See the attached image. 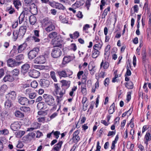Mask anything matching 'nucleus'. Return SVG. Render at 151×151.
<instances>
[{"mask_svg": "<svg viewBox=\"0 0 151 151\" xmlns=\"http://www.w3.org/2000/svg\"><path fill=\"white\" fill-rule=\"evenodd\" d=\"M45 102L49 106H53L55 104L54 98L51 95L45 94L43 96Z\"/></svg>", "mask_w": 151, "mask_h": 151, "instance_id": "obj_1", "label": "nucleus"}, {"mask_svg": "<svg viewBox=\"0 0 151 151\" xmlns=\"http://www.w3.org/2000/svg\"><path fill=\"white\" fill-rule=\"evenodd\" d=\"M40 51L39 48L38 47H35L31 50L28 53V55L29 58L30 60L35 58L38 55Z\"/></svg>", "mask_w": 151, "mask_h": 151, "instance_id": "obj_2", "label": "nucleus"}, {"mask_svg": "<svg viewBox=\"0 0 151 151\" xmlns=\"http://www.w3.org/2000/svg\"><path fill=\"white\" fill-rule=\"evenodd\" d=\"M62 54V51L60 49L55 46L52 49L51 53L52 57L54 58L59 57Z\"/></svg>", "mask_w": 151, "mask_h": 151, "instance_id": "obj_3", "label": "nucleus"}, {"mask_svg": "<svg viewBox=\"0 0 151 151\" xmlns=\"http://www.w3.org/2000/svg\"><path fill=\"white\" fill-rule=\"evenodd\" d=\"M22 63V61H16L15 60L11 58H9L7 61L8 65L12 67L19 66Z\"/></svg>", "mask_w": 151, "mask_h": 151, "instance_id": "obj_4", "label": "nucleus"}, {"mask_svg": "<svg viewBox=\"0 0 151 151\" xmlns=\"http://www.w3.org/2000/svg\"><path fill=\"white\" fill-rule=\"evenodd\" d=\"M45 24L47 26V27L45 28V30L47 32H49L55 30V26L50 21H47L45 22Z\"/></svg>", "mask_w": 151, "mask_h": 151, "instance_id": "obj_5", "label": "nucleus"}, {"mask_svg": "<svg viewBox=\"0 0 151 151\" xmlns=\"http://www.w3.org/2000/svg\"><path fill=\"white\" fill-rule=\"evenodd\" d=\"M53 44L55 45L54 47L57 46V47H59L61 48L62 47L61 43L62 41L61 39L60 36H58L55 38L53 39L52 40Z\"/></svg>", "mask_w": 151, "mask_h": 151, "instance_id": "obj_6", "label": "nucleus"}, {"mask_svg": "<svg viewBox=\"0 0 151 151\" xmlns=\"http://www.w3.org/2000/svg\"><path fill=\"white\" fill-rule=\"evenodd\" d=\"M34 63L38 64H42L46 62V59L45 56L40 55L35 59Z\"/></svg>", "mask_w": 151, "mask_h": 151, "instance_id": "obj_7", "label": "nucleus"}, {"mask_svg": "<svg viewBox=\"0 0 151 151\" xmlns=\"http://www.w3.org/2000/svg\"><path fill=\"white\" fill-rule=\"evenodd\" d=\"M39 82L41 86L44 88L48 87L50 85V82L49 81L45 79H40Z\"/></svg>", "mask_w": 151, "mask_h": 151, "instance_id": "obj_8", "label": "nucleus"}, {"mask_svg": "<svg viewBox=\"0 0 151 151\" xmlns=\"http://www.w3.org/2000/svg\"><path fill=\"white\" fill-rule=\"evenodd\" d=\"M26 29L27 27L26 26H22L20 27L18 32L19 37H23L26 32Z\"/></svg>", "mask_w": 151, "mask_h": 151, "instance_id": "obj_9", "label": "nucleus"}, {"mask_svg": "<svg viewBox=\"0 0 151 151\" xmlns=\"http://www.w3.org/2000/svg\"><path fill=\"white\" fill-rule=\"evenodd\" d=\"M16 93L14 91H12L8 94L6 95V98L9 100H14L16 98Z\"/></svg>", "mask_w": 151, "mask_h": 151, "instance_id": "obj_10", "label": "nucleus"}, {"mask_svg": "<svg viewBox=\"0 0 151 151\" xmlns=\"http://www.w3.org/2000/svg\"><path fill=\"white\" fill-rule=\"evenodd\" d=\"M40 73L36 70H32L29 73V76L32 78H37L40 76Z\"/></svg>", "mask_w": 151, "mask_h": 151, "instance_id": "obj_11", "label": "nucleus"}, {"mask_svg": "<svg viewBox=\"0 0 151 151\" xmlns=\"http://www.w3.org/2000/svg\"><path fill=\"white\" fill-rule=\"evenodd\" d=\"M79 131L78 130L76 131L73 134L72 139L74 142H77L80 139V137L79 135Z\"/></svg>", "mask_w": 151, "mask_h": 151, "instance_id": "obj_12", "label": "nucleus"}, {"mask_svg": "<svg viewBox=\"0 0 151 151\" xmlns=\"http://www.w3.org/2000/svg\"><path fill=\"white\" fill-rule=\"evenodd\" d=\"M65 90L62 89L59 93V96H56V101L58 103H59L63 99V96L65 93Z\"/></svg>", "mask_w": 151, "mask_h": 151, "instance_id": "obj_13", "label": "nucleus"}, {"mask_svg": "<svg viewBox=\"0 0 151 151\" xmlns=\"http://www.w3.org/2000/svg\"><path fill=\"white\" fill-rule=\"evenodd\" d=\"M19 102L23 105H28L29 100L25 97H21L18 99Z\"/></svg>", "mask_w": 151, "mask_h": 151, "instance_id": "obj_14", "label": "nucleus"}, {"mask_svg": "<svg viewBox=\"0 0 151 151\" xmlns=\"http://www.w3.org/2000/svg\"><path fill=\"white\" fill-rule=\"evenodd\" d=\"M30 68V65L28 63H26L21 67V72L23 74L26 73L28 72Z\"/></svg>", "mask_w": 151, "mask_h": 151, "instance_id": "obj_15", "label": "nucleus"}, {"mask_svg": "<svg viewBox=\"0 0 151 151\" xmlns=\"http://www.w3.org/2000/svg\"><path fill=\"white\" fill-rule=\"evenodd\" d=\"M11 129L14 131H16L20 128V125L18 122H14L11 124Z\"/></svg>", "mask_w": 151, "mask_h": 151, "instance_id": "obj_16", "label": "nucleus"}, {"mask_svg": "<svg viewBox=\"0 0 151 151\" xmlns=\"http://www.w3.org/2000/svg\"><path fill=\"white\" fill-rule=\"evenodd\" d=\"M27 46L26 44L24 43L18 46L17 50L18 53H21L24 50Z\"/></svg>", "mask_w": 151, "mask_h": 151, "instance_id": "obj_17", "label": "nucleus"}, {"mask_svg": "<svg viewBox=\"0 0 151 151\" xmlns=\"http://www.w3.org/2000/svg\"><path fill=\"white\" fill-rule=\"evenodd\" d=\"M30 11L33 15H35L37 14V8L35 6V5L34 3L31 4V6L30 7Z\"/></svg>", "mask_w": 151, "mask_h": 151, "instance_id": "obj_18", "label": "nucleus"}, {"mask_svg": "<svg viewBox=\"0 0 151 151\" xmlns=\"http://www.w3.org/2000/svg\"><path fill=\"white\" fill-rule=\"evenodd\" d=\"M96 44L93 47V49H97L100 50L102 46L103 43L101 41H96Z\"/></svg>", "mask_w": 151, "mask_h": 151, "instance_id": "obj_19", "label": "nucleus"}, {"mask_svg": "<svg viewBox=\"0 0 151 151\" xmlns=\"http://www.w3.org/2000/svg\"><path fill=\"white\" fill-rule=\"evenodd\" d=\"M99 50L97 49H93L92 53V57L93 58H96L99 56L100 54Z\"/></svg>", "mask_w": 151, "mask_h": 151, "instance_id": "obj_20", "label": "nucleus"}, {"mask_svg": "<svg viewBox=\"0 0 151 151\" xmlns=\"http://www.w3.org/2000/svg\"><path fill=\"white\" fill-rule=\"evenodd\" d=\"M55 8L59 9L64 10L65 9V7L61 4L55 2Z\"/></svg>", "mask_w": 151, "mask_h": 151, "instance_id": "obj_21", "label": "nucleus"}, {"mask_svg": "<svg viewBox=\"0 0 151 151\" xmlns=\"http://www.w3.org/2000/svg\"><path fill=\"white\" fill-rule=\"evenodd\" d=\"M3 80L4 82L7 81L12 82L14 80V79L12 76L8 75L4 77Z\"/></svg>", "mask_w": 151, "mask_h": 151, "instance_id": "obj_22", "label": "nucleus"}, {"mask_svg": "<svg viewBox=\"0 0 151 151\" xmlns=\"http://www.w3.org/2000/svg\"><path fill=\"white\" fill-rule=\"evenodd\" d=\"M142 62L144 64L145 67V65L147 64L148 61L147 60L146 58V52L145 51H143L142 52Z\"/></svg>", "mask_w": 151, "mask_h": 151, "instance_id": "obj_23", "label": "nucleus"}, {"mask_svg": "<svg viewBox=\"0 0 151 151\" xmlns=\"http://www.w3.org/2000/svg\"><path fill=\"white\" fill-rule=\"evenodd\" d=\"M36 21V18L34 15H32L29 17V21L31 25L34 24Z\"/></svg>", "mask_w": 151, "mask_h": 151, "instance_id": "obj_24", "label": "nucleus"}, {"mask_svg": "<svg viewBox=\"0 0 151 151\" xmlns=\"http://www.w3.org/2000/svg\"><path fill=\"white\" fill-rule=\"evenodd\" d=\"M57 73L60 77L64 78L67 77V74L65 72V70L58 71Z\"/></svg>", "mask_w": 151, "mask_h": 151, "instance_id": "obj_25", "label": "nucleus"}, {"mask_svg": "<svg viewBox=\"0 0 151 151\" xmlns=\"http://www.w3.org/2000/svg\"><path fill=\"white\" fill-rule=\"evenodd\" d=\"M45 105L44 102H40L38 103L37 106L39 110H42L45 109Z\"/></svg>", "mask_w": 151, "mask_h": 151, "instance_id": "obj_26", "label": "nucleus"}, {"mask_svg": "<svg viewBox=\"0 0 151 151\" xmlns=\"http://www.w3.org/2000/svg\"><path fill=\"white\" fill-rule=\"evenodd\" d=\"M58 35V33L56 32H52L50 33L48 35V37L50 39L55 38L58 36H60Z\"/></svg>", "mask_w": 151, "mask_h": 151, "instance_id": "obj_27", "label": "nucleus"}, {"mask_svg": "<svg viewBox=\"0 0 151 151\" xmlns=\"http://www.w3.org/2000/svg\"><path fill=\"white\" fill-rule=\"evenodd\" d=\"M109 66V63L107 61H106L104 63V60H103L101 62L100 67L101 68L103 66V68L104 69H107Z\"/></svg>", "mask_w": 151, "mask_h": 151, "instance_id": "obj_28", "label": "nucleus"}, {"mask_svg": "<svg viewBox=\"0 0 151 151\" xmlns=\"http://www.w3.org/2000/svg\"><path fill=\"white\" fill-rule=\"evenodd\" d=\"M110 7L109 6L104 11L103 13L102 14V19H104L105 18L109 12L110 11Z\"/></svg>", "mask_w": 151, "mask_h": 151, "instance_id": "obj_29", "label": "nucleus"}, {"mask_svg": "<svg viewBox=\"0 0 151 151\" xmlns=\"http://www.w3.org/2000/svg\"><path fill=\"white\" fill-rule=\"evenodd\" d=\"M115 104L114 103H113L110 106L109 109L108 110V112L110 114H112L114 111V108Z\"/></svg>", "mask_w": 151, "mask_h": 151, "instance_id": "obj_30", "label": "nucleus"}, {"mask_svg": "<svg viewBox=\"0 0 151 151\" xmlns=\"http://www.w3.org/2000/svg\"><path fill=\"white\" fill-rule=\"evenodd\" d=\"M61 82L62 84V86H65L68 88L70 86V81H67L65 80H62L61 81Z\"/></svg>", "mask_w": 151, "mask_h": 151, "instance_id": "obj_31", "label": "nucleus"}, {"mask_svg": "<svg viewBox=\"0 0 151 151\" xmlns=\"http://www.w3.org/2000/svg\"><path fill=\"white\" fill-rule=\"evenodd\" d=\"M145 138L146 140V141L145 142V143L147 144V142L150 141L151 140V136L149 132H147L145 136Z\"/></svg>", "mask_w": 151, "mask_h": 151, "instance_id": "obj_32", "label": "nucleus"}, {"mask_svg": "<svg viewBox=\"0 0 151 151\" xmlns=\"http://www.w3.org/2000/svg\"><path fill=\"white\" fill-rule=\"evenodd\" d=\"M71 60L70 57V56H65L63 58V63L65 64L69 63Z\"/></svg>", "mask_w": 151, "mask_h": 151, "instance_id": "obj_33", "label": "nucleus"}, {"mask_svg": "<svg viewBox=\"0 0 151 151\" xmlns=\"http://www.w3.org/2000/svg\"><path fill=\"white\" fill-rule=\"evenodd\" d=\"M62 143L63 142L62 141L59 142L58 143L55 145V147H54V150L56 151H58L61 148Z\"/></svg>", "mask_w": 151, "mask_h": 151, "instance_id": "obj_34", "label": "nucleus"}, {"mask_svg": "<svg viewBox=\"0 0 151 151\" xmlns=\"http://www.w3.org/2000/svg\"><path fill=\"white\" fill-rule=\"evenodd\" d=\"M15 115L16 117L22 118L24 117V114L19 111H17L15 112Z\"/></svg>", "mask_w": 151, "mask_h": 151, "instance_id": "obj_35", "label": "nucleus"}, {"mask_svg": "<svg viewBox=\"0 0 151 151\" xmlns=\"http://www.w3.org/2000/svg\"><path fill=\"white\" fill-rule=\"evenodd\" d=\"M126 86L128 89H132L133 87V83L130 81L129 82H127L125 83Z\"/></svg>", "mask_w": 151, "mask_h": 151, "instance_id": "obj_36", "label": "nucleus"}, {"mask_svg": "<svg viewBox=\"0 0 151 151\" xmlns=\"http://www.w3.org/2000/svg\"><path fill=\"white\" fill-rule=\"evenodd\" d=\"M50 75L51 78L55 82L57 81V79L55 76V73L54 71H51L50 72Z\"/></svg>", "mask_w": 151, "mask_h": 151, "instance_id": "obj_37", "label": "nucleus"}, {"mask_svg": "<svg viewBox=\"0 0 151 151\" xmlns=\"http://www.w3.org/2000/svg\"><path fill=\"white\" fill-rule=\"evenodd\" d=\"M7 87L6 85L4 84L0 88V93L3 94L6 91V90L7 88Z\"/></svg>", "mask_w": 151, "mask_h": 151, "instance_id": "obj_38", "label": "nucleus"}, {"mask_svg": "<svg viewBox=\"0 0 151 151\" xmlns=\"http://www.w3.org/2000/svg\"><path fill=\"white\" fill-rule=\"evenodd\" d=\"M5 106L7 108H9L12 106V102L11 100L8 99L5 103Z\"/></svg>", "mask_w": 151, "mask_h": 151, "instance_id": "obj_39", "label": "nucleus"}, {"mask_svg": "<svg viewBox=\"0 0 151 151\" xmlns=\"http://www.w3.org/2000/svg\"><path fill=\"white\" fill-rule=\"evenodd\" d=\"M20 110L25 112H28L30 111V108L29 107L23 106L20 107Z\"/></svg>", "mask_w": 151, "mask_h": 151, "instance_id": "obj_40", "label": "nucleus"}, {"mask_svg": "<svg viewBox=\"0 0 151 151\" xmlns=\"http://www.w3.org/2000/svg\"><path fill=\"white\" fill-rule=\"evenodd\" d=\"M25 13H26L25 12H24V14L22 13L19 17V24H21L22 22L24 21V14Z\"/></svg>", "mask_w": 151, "mask_h": 151, "instance_id": "obj_41", "label": "nucleus"}, {"mask_svg": "<svg viewBox=\"0 0 151 151\" xmlns=\"http://www.w3.org/2000/svg\"><path fill=\"white\" fill-rule=\"evenodd\" d=\"M81 3L80 1H76L75 3L72 5V6L74 9L78 8L81 5Z\"/></svg>", "mask_w": 151, "mask_h": 151, "instance_id": "obj_42", "label": "nucleus"}, {"mask_svg": "<svg viewBox=\"0 0 151 151\" xmlns=\"http://www.w3.org/2000/svg\"><path fill=\"white\" fill-rule=\"evenodd\" d=\"M15 59L17 61H21L24 59V55L23 54H20L16 56Z\"/></svg>", "mask_w": 151, "mask_h": 151, "instance_id": "obj_43", "label": "nucleus"}, {"mask_svg": "<svg viewBox=\"0 0 151 151\" xmlns=\"http://www.w3.org/2000/svg\"><path fill=\"white\" fill-rule=\"evenodd\" d=\"M65 72L67 74V77H68L69 78H72L71 76L73 74V73L71 70L69 69H67L65 71Z\"/></svg>", "mask_w": 151, "mask_h": 151, "instance_id": "obj_44", "label": "nucleus"}, {"mask_svg": "<svg viewBox=\"0 0 151 151\" xmlns=\"http://www.w3.org/2000/svg\"><path fill=\"white\" fill-rule=\"evenodd\" d=\"M54 86L55 88V91L56 94H58L59 92V91L60 90V88L58 83L55 84Z\"/></svg>", "mask_w": 151, "mask_h": 151, "instance_id": "obj_45", "label": "nucleus"}, {"mask_svg": "<svg viewBox=\"0 0 151 151\" xmlns=\"http://www.w3.org/2000/svg\"><path fill=\"white\" fill-rule=\"evenodd\" d=\"M38 84L37 82L36 81H32L31 83V86L33 88H35L38 86Z\"/></svg>", "mask_w": 151, "mask_h": 151, "instance_id": "obj_46", "label": "nucleus"}, {"mask_svg": "<svg viewBox=\"0 0 151 151\" xmlns=\"http://www.w3.org/2000/svg\"><path fill=\"white\" fill-rule=\"evenodd\" d=\"M92 0H87L85 3V6L87 7V10L89 9V7L90 6L91 4V2Z\"/></svg>", "mask_w": 151, "mask_h": 151, "instance_id": "obj_47", "label": "nucleus"}, {"mask_svg": "<svg viewBox=\"0 0 151 151\" xmlns=\"http://www.w3.org/2000/svg\"><path fill=\"white\" fill-rule=\"evenodd\" d=\"M14 4L16 8H18V6L21 5V3L19 0H16L14 1Z\"/></svg>", "mask_w": 151, "mask_h": 151, "instance_id": "obj_48", "label": "nucleus"}, {"mask_svg": "<svg viewBox=\"0 0 151 151\" xmlns=\"http://www.w3.org/2000/svg\"><path fill=\"white\" fill-rule=\"evenodd\" d=\"M13 35L14 37V39L15 40H17V38L19 37V35H18V32L17 30L14 31L13 32Z\"/></svg>", "mask_w": 151, "mask_h": 151, "instance_id": "obj_49", "label": "nucleus"}, {"mask_svg": "<svg viewBox=\"0 0 151 151\" xmlns=\"http://www.w3.org/2000/svg\"><path fill=\"white\" fill-rule=\"evenodd\" d=\"M19 73V70L17 69H14L12 71V73L14 75L17 76Z\"/></svg>", "mask_w": 151, "mask_h": 151, "instance_id": "obj_50", "label": "nucleus"}, {"mask_svg": "<svg viewBox=\"0 0 151 151\" xmlns=\"http://www.w3.org/2000/svg\"><path fill=\"white\" fill-rule=\"evenodd\" d=\"M53 134L55 136L56 139H58L59 137V135L60 134V133L59 131H56L53 132Z\"/></svg>", "mask_w": 151, "mask_h": 151, "instance_id": "obj_51", "label": "nucleus"}, {"mask_svg": "<svg viewBox=\"0 0 151 151\" xmlns=\"http://www.w3.org/2000/svg\"><path fill=\"white\" fill-rule=\"evenodd\" d=\"M1 133L4 135H6L9 133L8 131L6 129H4L0 131Z\"/></svg>", "mask_w": 151, "mask_h": 151, "instance_id": "obj_52", "label": "nucleus"}, {"mask_svg": "<svg viewBox=\"0 0 151 151\" xmlns=\"http://www.w3.org/2000/svg\"><path fill=\"white\" fill-rule=\"evenodd\" d=\"M38 37L35 36H33L32 37V40H33L35 42H39L40 40Z\"/></svg>", "mask_w": 151, "mask_h": 151, "instance_id": "obj_53", "label": "nucleus"}, {"mask_svg": "<svg viewBox=\"0 0 151 151\" xmlns=\"http://www.w3.org/2000/svg\"><path fill=\"white\" fill-rule=\"evenodd\" d=\"M84 73L83 71H80L78 72L77 74V77L78 79H80L81 76Z\"/></svg>", "mask_w": 151, "mask_h": 151, "instance_id": "obj_54", "label": "nucleus"}, {"mask_svg": "<svg viewBox=\"0 0 151 151\" xmlns=\"http://www.w3.org/2000/svg\"><path fill=\"white\" fill-rule=\"evenodd\" d=\"M29 95V98L31 99L34 98L36 96V94L34 93H30Z\"/></svg>", "mask_w": 151, "mask_h": 151, "instance_id": "obj_55", "label": "nucleus"}, {"mask_svg": "<svg viewBox=\"0 0 151 151\" xmlns=\"http://www.w3.org/2000/svg\"><path fill=\"white\" fill-rule=\"evenodd\" d=\"M70 47L71 49L75 51L77 49V47L75 44H72L70 45Z\"/></svg>", "mask_w": 151, "mask_h": 151, "instance_id": "obj_56", "label": "nucleus"}, {"mask_svg": "<svg viewBox=\"0 0 151 151\" xmlns=\"http://www.w3.org/2000/svg\"><path fill=\"white\" fill-rule=\"evenodd\" d=\"M45 117L38 118L37 120L39 122H44L45 121Z\"/></svg>", "mask_w": 151, "mask_h": 151, "instance_id": "obj_57", "label": "nucleus"}, {"mask_svg": "<svg viewBox=\"0 0 151 151\" xmlns=\"http://www.w3.org/2000/svg\"><path fill=\"white\" fill-rule=\"evenodd\" d=\"M127 72H126V74L127 75V76H130L131 74V71L129 70V67L128 65L127 66Z\"/></svg>", "mask_w": 151, "mask_h": 151, "instance_id": "obj_58", "label": "nucleus"}, {"mask_svg": "<svg viewBox=\"0 0 151 151\" xmlns=\"http://www.w3.org/2000/svg\"><path fill=\"white\" fill-rule=\"evenodd\" d=\"M81 92L83 94L86 95V89L84 86H81Z\"/></svg>", "mask_w": 151, "mask_h": 151, "instance_id": "obj_59", "label": "nucleus"}, {"mask_svg": "<svg viewBox=\"0 0 151 151\" xmlns=\"http://www.w3.org/2000/svg\"><path fill=\"white\" fill-rule=\"evenodd\" d=\"M73 35L75 39H76L79 37V33L78 32L76 31L73 33Z\"/></svg>", "mask_w": 151, "mask_h": 151, "instance_id": "obj_60", "label": "nucleus"}, {"mask_svg": "<svg viewBox=\"0 0 151 151\" xmlns=\"http://www.w3.org/2000/svg\"><path fill=\"white\" fill-rule=\"evenodd\" d=\"M76 16L77 17L80 18H82L83 16L82 12L80 11L78 12Z\"/></svg>", "mask_w": 151, "mask_h": 151, "instance_id": "obj_61", "label": "nucleus"}, {"mask_svg": "<svg viewBox=\"0 0 151 151\" xmlns=\"http://www.w3.org/2000/svg\"><path fill=\"white\" fill-rule=\"evenodd\" d=\"M101 147L99 145V142L98 141L97 144L96 149L95 151H100Z\"/></svg>", "mask_w": 151, "mask_h": 151, "instance_id": "obj_62", "label": "nucleus"}, {"mask_svg": "<svg viewBox=\"0 0 151 151\" xmlns=\"http://www.w3.org/2000/svg\"><path fill=\"white\" fill-rule=\"evenodd\" d=\"M36 134L37 135L36 137L37 138H39L43 135L42 133L39 131H37Z\"/></svg>", "mask_w": 151, "mask_h": 151, "instance_id": "obj_63", "label": "nucleus"}, {"mask_svg": "<svg viewBox=\"0 0 151 151\" xmlns=\"http://www.w3.org/2000/svg\"><path fill=\"white\" fill-rule=\"evenodd\" d=\"M110 55V52H108L105 51V53L104 54V56L105 58H108L109 55Z\"/></svg>", "mask_w": 151, "mask_h": 151, "instance_id": "obj_64", "label": "nucleus"}]
</instances>
